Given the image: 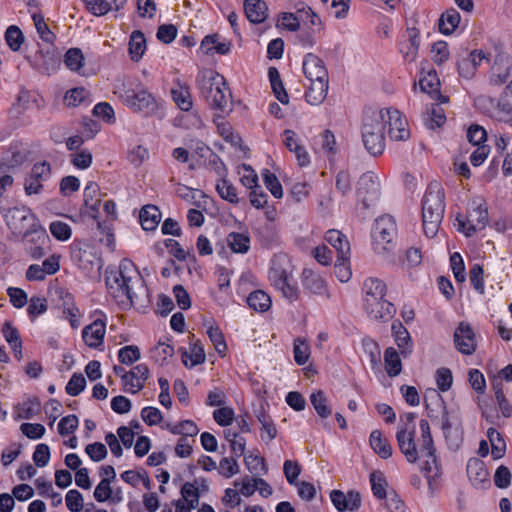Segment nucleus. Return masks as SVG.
<instances>
[{"mask_svg":"<svg viewBox=\"0 0 512 512\" xmlns=\"http://www.w3.org/2000/svg\"><path fill=\"white\" fill-rule=\"evenodd\" d=\"M357 200L365 209L374 206L380 198V183L378 177L371 171L363 173L356 189Z\"/></svg>","mask_w":512,"mask_h":512,"instance_id":"9d476101","label":"nucleus"},{"mask_svg":"<svg viewBox=\"0 0 512 512\" xmlns=\"http://www.w3.org/2000/svg\"><path fill=\"white\" fill-rule=\"evenodd\" d=\"M150 371L146 364L141 363L134 366L128 371V388L126 392L136 394L145 386L146 380L149 378Z\"/></svg>","mask_w":512,"mask_h":512,"instance_id":"4be33fe9","label":"nucleus"},{"mask_svg":"<svg viewBox=\"0 0 512 512\" xmlns=\"http://www.w3.org/2000/svg\"><path fill=\"white\" fill-rule=\"evenodd\" d=\"M445 212V193L439 183H431L422 200V220L425 235L433 238L438 233Z\"/></svg>","mask_w":512,"mask_h":512,"instance_id":"7ed1b4c3","label":"nucleus"},{"mask_svg":"<svg viewBox=\"0 0 512 512\" xmlns=\"http://www.w3.org/2000/svg\"><path fill=\"white\" fill-rule=\"evenodd\" d=\"M207 335L214 345L215 350L221 355H225L227 345L224 339V335L218 326H209L207 329Z\"/></svg>","mask_w":512,"mask_h":512,"instance_id":"4d7b16f0","label":"nucleus"},{"mask_svg":"<svg viewBox=\"0 0 512 512\" xmlns=\"http://www.w3.org/2000/svg\"><path fill=\"white\" fill-rule=\"evenodd\" d=\"M324 29L323 26L314 27L308 26L302 30L298 35V42L305 48H312L316 44V35Z\"/></svg>","mask_w":512,"mask_h":512,"instance_id":"bf43d9fd","label":"nucleus"},{"mask_svg":"<svg viewBox=\"0 0 512 512\" xmlns=\"http://www.w3.org/2000/svg\"><path fill=\"white\" fill-rule=\"evenodd\" d=\"M487 437L491 443L492 455L494 459H500L504 456L506 450V443L502 435L493 427L487 431Z\"/></svg>","mask_w":512,"mask_h":512,"instance_id":"49530a36","label":"nucleus"},{"mask_svg":"<svg viewBox=\"0 0 512 512\" xmlns=\"http://www.w3.org/2000/svg\"><path fill=\"white\" fill-rule=\"evenodd\" d=\"M363 291L365 293L364 307L373 306L376 301L382 300L386 296L387 286L382 280L370 277L364 281Z\"/></svg>","mask_w":512,"mask_h":512,"instance_id":"aec40b11","label":"nucleus"},{"mask_svg":"<svg viewBox=\"0 0 512 512\" xmlns=\"http://www.w3.org/2000/svg\"><path fill=\"white\" fill-rule=\"evenodd\" d=\"M392 336L397 344L401 355L406 358L412 352L411 336L401 321L395 320L391 325Z\"/></svg>","mask_w":512,"mask_h":512,"instance_id":"412c9836","label":"nucleus"},{"mask_svg":"<svg viewBox=\"0 0 512 512\" xmlns=\"http://www.w3.org/2000/svg\"><path fill=\"white\" fill-rule=\"evenodd\" d=\"M49 230L52 236L59 241H67L72 235L71 227L66 222L60 220L51 222Z\"/></svg>","mask_w":512,"mask_h":512,"instance_id":"680f3d73","label":"nucleus"},{"mask_svg":"<svg viewBox=\"0 0 512 512\" xmlns=\"http://www.w3.org/2000/svg\"><path fill=\"white\" fill-rule=\"evenodd\" d=\"M268 278L275 289H277L278 287H283V284L288 281L289 278H292V276L281 265L273 262L268 273Z\"/></svg>","mask_w":512,"mask_h":512,"instance_id":"5fc2aeb1","label":"nucleus"},{"mask_svg":"<svg viewBox=\"0 0 512 512\" xmlns=\"http://www.w3.org/2000/svg\"><path fill=\"white\" fill-rule=\"evenodd\" d=\"M216 191L222 199L229 203L236 204L239 201L237 189L227 180V177L221 178L218 181L216 184Z\"/></svg>","mask_w":512,"mask_h":512,"instance_id":"de8ad7c7","label":"nucleus"},{"mask_svg":"<svg viewBox=\"0 0 512 512\" xmlns=\"http://www.w3.org/2000/svg\"><path fill=\"white\" fill-rule=\"evenodd\" d=\"M263 181L266 188L271 192L275 198H281L283 196L282 186L276 177V175L269 170L265 169L263 174Z\"/></svg>","mask_w":512,"mask_h":512,"instance_id":"338daca9","label":"nucleus"},{"mask_svg":"<svg viewBox=\"0 0 512 512\" xmlns=\"http://www.w3.org/2000/svg\"><path fill=\"white\" fill-rule=\"evenodd\" d=\"M454 343L456 349L465 355H471L476 350L475 333L472 327L461 322L454 332Z\"/></svg>","mask_w":512,"mask_h":512,"instance_id":"4468645a","label":"nucleus"},{"mask_svg":"<svg viewBox=\"0 0 512 512\" xmlns=\"http://www.w3.org/2000/svg\"><path fill=\"white\" fill-rule=\"evenodd\" d=\"M419 428L421 431V444L419 451L427 458L421 469L422 472H424L429 486L432 487V480L441 475V467L436 456V448L431 435L429 422L426 419H421L419 422Z\"/></svg>","mask_w":512,"mask_h":512,"instance_id":"39448f33","label":"nucleus"},{"mask_svg":"<svg viewBox=\"0 0 512 512\" xmlns=\"http://www.w3.org/2000/svg\"><path fill=\"white\" fill-rule=\"evenodd\" d=\"M52 175V168L49 162L41 161L33 164L31 171L24 181L26 195H37L43 191V182L49 180Z\"/></svg>","mask_w":512,"mask_h":512,"instance_id":"9b49d317","label":"nucleus"},{"mask_svg":"<svg viewBox=\"0 0 512 512\" xmlns=\"http://www.w3.org/2000/svg\"><path fill=\"white\" fill-rule=\"evenodd\" d=\"M302 285L304 289L316 295H323L327 290L322 277L308 268L302 271Z\"/></svg>","mask_w":512,"mask_h":512,"instance_id":"c85d7f7f","label":"nucleus"},{"mask_svg":"<svg viewBox=\"0 0 512 512\" xmlns=\"http://www.w3.org/2000/svg\"><path fill=\"white\" fill-rule=\"evenodd\" d=\"M396 440L406 460L410 463L417 462L420 451L415 443V431H409L407 428H398Z\"/></svg>","mask_w":512,"mask_h":512,"instance_id":"2eb2a0df","label":"nucleus"},{"mask_svg":"<svg viewBox=\"0 0 512 512\" xmlns=\"http://www.w3.org/2000/svg\"><path fill=\"white\" fill-rule=\"evenodd\" d=\"M106 333V322L103 319H96L82 330V338L90 348H98L103 344Z\"/></svg>","mask_w":512,"mask_h":512,"instance_id":"f3484780","label":"nucleus"},{"mask_svg":"<svg viewBox=\"0 0 512 512\" xmlns=\"http://www.w3.org/2000/svg\"><path fill=\"white\" fill-rule=\"evenodd\" d=\"M364 308L372 319L383 322L392 319L396 313L394 304L386 300L385 297L382 300L376 301L375 305L365 306Z\"/></svg>","mask_w":512,"mask_h":512,"instance_id":"393cba45","label":"nucleus"},{"mask_svg":"<svg viewBox=\"0 0 512 512\" xmlns=\"http://www.w3.org/2000/svg\"><path fill=\"white\" fill-rule=\"evenodd\" d=\"M407 35L398 42V49L405 61L413 62L417 58L420 46V32L411 27L406 30Z\"/></svg>","mask_w":512,"mask_h":512,"instance_id":"dca6fc26","label":"nucleus"},{"mask_svg":"<svg viewBox=\"0 0 512 512\" xmlns=\"http://www.w3.org/2000/svg\"><path fill=\"white\" fill-rule=\"evenodd\" d=\"M310 401L321 418H328L332 415V408L328 405V399L322 390L313 392L310 396Z\"/></svg>","mask_w":512,"mask_h":512,"instance_id":"37998d69","label":"nucleus"},{"mask_svg":"<svg viewBox=\"0 0 512 512\" xmlns=\"http://www.w3.org/2000/svg\"><path fill=\"white\" fill-rule=\"evenodd\" d=\"M1 213L8 228L17 237L27 234L39 223L36 215L25 206L1 209Z\"/></svg>","mask_w":512,"mask_h":512,"instance_id":"6e6552de","label":"nucleus"},{"mask_svg":"<svg viewBox=\"0 0 512 512\" xmlns=\"http://www.w3.org/2000/svg\"><path fill=\"white\" fill-rule=\"evenodd\" d=\"M424 121L426 126L431 130L441 127L446 121L444 109L438 104H432L431 107L427 109Z\"/></svg>","mask_w":512,"mask_h":512,"instance_id":"79ce46f5","label":"nucleus"},{"mask_svg":"<svg viewBox=\"0 0 512 512\" xmlns=\"http://www.w3.org/2000/svg\"><path fill=\"white\" fill-rule=\"evenodd\" d=\"M72 262L87 276H92L101 268V259L92 247L82 241H74L70 247Z\"/></svg>","mask_w":512,"mask_h":512,"instance_id":"1a4fd4ad","label":"nucleus"},{"mask_svg":"<svg viewBox=\"0 0 512 512\" xmlns=\"http://www.w3.org/2000/svg\"><path fill=\"white\" fill-rule=\"evenodd\" d=\"M459 222V231L463 232L467 237L474 235L477 231L482 230L488 223V209L485 204H479L469 211L467 220L460 219L457 216Z\"/></svg>","mask_w":512,"mask_h":512,"instance_id":"ddd939ff","label":"nucleus"},{"mask_svg":"<svg viewBox=\"0 0 512 512\" xmlns=\"http://www.w3.org/2000/svg\"><path fill=\"white\" fill-rule=\"evenodd\" d=\"M162 218V214L156 205L148 204L142 207L139 213V221L145 231H154Z\"/></svg>","mask_w":512,"mask_h":512,"instance_id":"a878e982","label":"nucleus"},{"mask_svg":"<svg viewBox=\"0 0 512 512\" xmlns=\"http://www.w3.org/2000/svg\"><path fill=\"white\" fill-rule=\"evenodd\" d=\"M326 241L336 250L339 260H349L350 243L341 231L331 229L326 232Z\"/></svg>","mask_w":512,"mask_h":512,"instance_id":"5701e85b","label":"nucleus"},{"mask_svg":"<svg viewBox=\"0 0 512 512\" xmlns=\"http://www.w3.org/2000/svg\"><path fill=\"white\" fill-rule=\"evenodd\" d=\"M362 142L367 152L377 157L385 150L384 118L378 110H367L362 123Z\"/></svg>","mask_w":512,"mask_h":512,"instance_id":"20e7f679","label":"nucleus"},{"mask_svg":"<svg viewBox=\"0 0 512 512\" xmlns=\"http://www.w3.org/2000/svg\"><path fill=\"white\" fill-rule=\"evenodd\" d=\"M133 266L132 261L123 259L118 269L106 273L105 282L108 292L123 310L130 309L140 298L139 293L134 291V285L131 284L132 278L128 275Z\"/></svg>","mask_w":512,"mask_h":512,"instance_id":"f257e3e1","label":"nucleus"},{"mask_svg":"<svg viewBox=\"0 0 512 512\" xmlns=\"http://www.w3.org/2000/svg\"><path fill=\"white\" fill-rule=\"evenodd\" d=\"M303 72L309 81L328 79V71L323 60L313 53L305 55L303 60Z\"/></svg>","mask_w":512,"mask_h":512,"instance_id":"6ab92c4d","label":"nucleus"},{"mask_svg":"<svg viewBox=\"0 0 512 512\" xmlns=\"http://www.w3.org/2000/svg\"><path fill=\"white\" fill-rule=\"evenodd\" d=\"M442 430L449 447L458 448L462 441L461 432L457 428H452L448 411L446 410L445 406H443L442 413Z\"/></svg>","mask_w":512,"mask_h":512,"instance_id":"473e14b6","label":"nucleus"},{"mask_svg":"<svg viewBox=\"0 0 512 512\" xmlns=\"http://www.w3.org/2000/svg\"><path fill=\"white\" fill-rule=\"evenodd\" d=\"M199 428L192 420H183L175 427L171 428V433L174 435H181V437H194L198 434Z\"/></svg>","mask_w":512,"mask_h":512,"instance_id":"e2e57ef3","label":"nucleus"},{"mask_svg":"<svg viewBox=\"0 0 512 512\" xmlns=\"http://www.w3.org/2000/svg\"><path fill=\"white\" fill-rule=\"evenodd\" d=\"M369 442L373 451L381 458L388 459L392 456V447L380 430L376 429L371 432Z\"/></svg>","mask_w":512,"mask_h":512,"instance_id":"7c9ffc66","label":"nucleus"},{"mask_svg":"<svg viewBox=\"0 0 512 512\" xmlns=\"http://www.w3.org/2000/svg\"><path fill=\"white\" fill-rule=\"evenodd\" d=\"M24 39V35L18 26L11 25L7 28L5 32V41L12 51H19L21 45L24 43Z\"/></svg>","mask_w":512,"mask_h":512,"instance_id":"603ef678","label":"nucleus"},{"mask_svg":"<svg viewBox=\"0 0 512 512\" xmlns=\"http://www.w3.org/2000/svg\"><path fill=\"white\" fill-rule=\"evenodd\" d=\"M255 235L261 245L270 248L278 243V231L273 222H265L255 229Z\"/></svg>","mask_w":512,"mask_h":512,"instance_id":"c756f323","label":"nucleus"},{"mask_svg":"<svg viewBox=\"0 0 512 512\" xmlns=\"http://www.w3.org/2000/svg\"><path fill=\"white\" fill-rule=\"evenodd\" d=\"M433 62L440 66L449 59L448 44L445 41H437L432 45L431 48Z\"/></svg>","mask_w":512,"mask_h":512,"instance_id":"69168bd1","label":"nucleus"},{"mask_svg":"<svg viewBox=\"0 0 512 512\" xmlns=\"http://www.w3.org/2000/svg\"><path fill=\"white\" fill-rule=\"evenodd\" d=\"M86 387V379L81 373H74L68 381L65 391L70 396H78Z\"/></svg>","mask_w":512,"mask_h":512,"instance_id":"774afa93","label":"nucleus"},{"mask_svg":"<svg viewBox=\"0 0 512 512\" xmlns=\"http://www.w3.org/2000/svg\"><path fill=\"white\" fill-rule=\"evenodd\" d=\"M268 77L270 80L271 88L273 90V93L276 97V99L282 103V104H288L289 103V96L288 93L285 90V87L283 85V82L281 80L279 71L275 67H270L268 69Z\"/></svg>","mask_w":512,"mask_h":512,"instance_id":"f704fd0d","label":"nucleus"},{"mask_svg":"<svg viewBox=\"0 0 512 512\" xmlns=\"http://www.w3.org/2000/svg\"><path fill=\"white\" fill-rule=\"evenodd\" d=\"M467 475L470 482L475 487H480L482 484H489V473L483 461L478 458L469 459L466 467Z\"/></svg>","mask_w":512,"mask_h":512,"instance_id":"b1692460","label":"nucleus"},{"mask_svg":"<svg viewBox=\"0 0 512 512\" xmlns=\"http://www.w3.org/2000/svg\"><path fill=\"white\" fill-rule=\"evenodd\" d=\"M171 95L176 105L182 111H189L192 108V99L188 86L182 85L179 82L171 89Z\"/></svg>","mask_w":512,"mask_h":512,"instance_id":"58836bf2","label":"nucleus"},{"mask_svg":"<svg viewBox=\"0 0 512 512\" xmlns=\"http://www.w3.org/2000/svg\"><path fill=\"white\" fill-rule=\"evenodd\" d=\"M31 17L33 19L34 26L41 40L46 43H53L56 36L50 30L49 26L46 24L44 16L41 13L33 12L31 14Z\"/></svg>","mask_w":512,"mask_h":512,"instance_id":"a18cd8bd","label":"nucleus"},{"mask_svg":"<svg viewBox=\"0 0 512 512\" xmlns=\"http://www.w3.org/2000/svg\"><path fill=\"white\" fill-rule=\"evenodd\" d=\"M196 83L201 96L217 111V116L232 111V94L223 76L211 72L209 76H198Z\"/></svg>","mask_w":512,"mask_h":512,"instance_id":"f03ea898","label":"nucleus"},{"mask_svg":"<svg viewBox=\"0 0 512 512\" xmlns=\"http://www.w3.org/2000/svg\"><path fill=\"white\" fill-rule=\"evenodd\" d=\"M511 59L504 55H497L490 71V84L501 86L504 84L511 74Z\"/></svg>","mask_w":512,"mask_h":512,"instance_id":"a211bd4d","label":"nucleus"},{"mask_svg":"<svg viewBox=\"0 0 512 512\" xmlns=\"http://www.w3.org/2000/svg\"><path fill=\"white\" fill-rule=\"evenodd\" d=\"M397 234L395 219L390 215L378 217L372 230L373 249L379 255L391 252L395 247Z\"/></svg>","mask_w":512,"mask_h":512,"instance_id":"423d86ee","label":"nucleus"},{"mask_svg":"<svg viewBox=\"0 0 512 512\" xmlns=\"http://www.w3.org/2000/svg\"><path fill=\"white\" fill-rule=\"evenodd\" d=\"M206 356L203 347L200 343H195L191 347V354L188 355L187 351L182 354V361L186 367L192 368L196 365L205 362Z\"/></svg>","mask_w":512,"mask_h":512,"instance_id":"09e8293b","label":"nucleus"},{"mask_svg":"<svg viewBox=\"0 0 512 512\" xmlns=\"http://www.w3.org/2000/svg\"><path fill=\"white\" fill-rule=\"evenodd\" d=\"M400 354L393 347H388L384 351V364L387 374L390 377H396L401 373L402 362Z\"/></svg>","mask_w":512,"mask_h":512,"instance_id":"e433bc0d","label":"nucleus"},{"mask_svg":"<svg viewBox=\"0 0 512 512\" xmlns=\"http://www.w3.org/2000/svg\"><path fill=\"white\" fill-rule=\"evenodd\" d=\"M21 238L25 243V247L29 246V244H47L49 242V236L46 230L43 229L39 223L36 224V227H33L31 231L27 232V234L22 235Z\"/></svg>","mask_w":512,"mask_h":512,"instance_id":"3c124183","label":"nucleus"},{"mask_svg":"<svg viewBox=\"0 0 512 512\" xmlns=\"http://www.w3.org/2000/svg\"><path fill=\"white\" fill-rule=\"evenodd\" d=\"M64 63L68 69L78 72L84 64V55L80 48H70L64 56Z\"/></svg>","mask_w":512,"mask_h":512,"instance_id":"864d4df0","label":"nucleus"},{"mask_svg":"<svg viewBox=\"0 0 512 512\" xmlns=\"http://www.w3.org/2000/svg\"><path fill=\"white\" fill-rule=\"evenodd\" d=\"M384 118V126L389 125V137L394 141H405L410 137L406 118L397 109L384 108L378 110Z\"/></svg>","mask_w":512,"mask_h":512,"instance_id":"f8f14e48","label":"nucleus"},{"mask_svg":"<svg viewBox=\"0 0 512 512\" xmlns=\"http://www.w3.org/2000/svg\"><path fill=\"white\" fill-rule=\"evenodd\" d=\"M141 357L140 349L136 345H127L119 349L118 360L125 365H131Z\"/></svg>","mask_w":512,"mask_h":512,"instance_id":"052dcab7","label":"nucleus"},{"mask_svg":"<svg viewBox=\"0 0 512 512\" xmlns=\"http://www.w3.org/2000/svg\"><path fill=\"white\" fill-rule=\"evenodd\" d=\"M460 20L461 15L456 9L446 10L439 18V31L445 35L452 34L458 27Z\"/></svg>","mask_w":512,"mask_h":512,"instance_id":"2f4dec72","label":"nucleus"},{"mask_svg":"<svg viewBox=\"0 0 512 512\" xmlns=\"http://www.w3.org/2000/svg\"><path fill=\"white\" fill-rule=\"evenodd\" d=\"M204 150L209 152L208 156V167L212 169L219 177L224 178L227 177L228 169L222 159L213 152L209 147H204Z\"/></svg>","mask_w":512,"mask_h":512,"instance_id":"0e129e2a","label":"nucleus"},{"mask_svg":"<svg viewBox=\"0 0 512 512\" xmlns=\"http://www.w3.org/2000/svg\"><path fill=\"white\" fill-rule=\"evenodd\" d=\"M362 347L366 355H368L372 369L379 368L381 364V351L378 343L366 337L362 340Z\"/></svg>","mask_w":512,"mask_h":512,"instance_id":"c03bdc74","label":"nucleus"},{"mask_svg":"<svg viewBox=\"0 0 512 512\" xmlns=\"http://www.w3.org/2000/svg\"><path fill=\"white\" fill-rule=\"evenodd\" d=\"M48 309L47 300L44 297L33 296L30 298L27 308L29 318L33 321Z\"/></svg>","mask_w":512,"mask_h":512,"instance_id":"13d9d810","label":"nucleus"},{"mask_svg":"<svg viewBox=\"0 0 512 512\" xmlns=\"http://www.w3.org/2000/svg\"><path fill=\"white\" fill-rule=\"evenodd\" d=\"M63 299V313L65 318L69 321L70 326L76 329L80 326V310L74 303V298L69 292H65V296H61Z\"/></svg>","mask_w":512,"mask_h":512,"instance_id":"c9c22d12","label":"nucleus"},{"mask_svg":"<svg viewBox=\"0 0 512 512\" xmlns=\"http://www.w3.org/2000/svg\"><path fill=\"white\" fill-rule=\"evenodd\" d=\"M129 55L133 61H139L146 50V39L143 32L136 30L130 35Z\"/></svg>","mask_w":512,"mask_h":512,"instance_id":"4c0bfd02","label":"nucleus"},{"mask_svg":"<svg viewBox=\"0 0 512 512\" xmlns=\"http://www.w3.org/2000/svg\"><path fill=\"white\" fill-rule=\"evenodd\" d=\"M267 5L262 0H245L244 11L247 19L254 24H259L267 19Z\"/></svg>","mask_w":512,"mask_h":512,"instance_id":"bb28decb","label":"nucleus"},{"mask_svg":"<svg viewBox=\"0 0 512 512\" xmlns=\"http://www.w3.org/2000/svg\"><path fill=\"white\" fill-rule=\"evenodd\" d=\"M122 99L128 108L144 116L153 115L158 109L156 98L142 84H138L135 88L125 90Z\"/></svg>","mask_w":512,"mask_h":512,"instance_id":"0eeeda50","label":"nucleus"},{"mask_svg":"<svg viewBox=\"0 0 512 512\" xmlns=\"http://www.w3.org/2000/svg\"><path fill=\"white\" fill-rule=\"evenodd\" d=\"M328 93V79L310 80V86L305 93L306 101L311 105L321 104Z\"/></svg>","mask_w":512,"mask_h":512,"instance_id":"cd10ccee","label":"nucleus"},{"mask_svg":"<svg viewBox=\"0 0 512 512\" xmlns=\"http://www.w3.org/2000/svg\"><path fill=\"white\" fill-rule=\"evenodd\" d=\"M40 411V402L35 399H29L17 407V418L32 419Z\"/></svg>","mask_w":512,"mask_h":512,"instance_id":"6e6d98bb","label":"nucleus"},{"mask_svg":"<svg viewBox=\"0 0 512 512\" xmlns=\"http://www.w3.org/2000/svg\"><path fill=\"white\" fill-rule=\"evenodd\" d=\"M295 9H297L298 20L300 23H303L304 26H314L320 27L323 26L321 18L319 15L307 4L304 2H299L295 5Z\"/></svg>","mask_w":512,"mask_h":512,"instance_id":"72a5a7b5","label":"nucleus"},{"mask_svg":"<svg viewBox=\"0 0 512 512\" xmlns=\"http://www.w3.org/2000/svg\"><path fill=\"white\" fill-rule=\"evenodd\" d=\"M247 304L251 309L263 313L270 309L271 298L266 292L255 290L247 297Z\"/></svg>","mask_w":512,"mask_h":512,"instance_id":"a19ab883","label":"nucleus"},{"mask_svg":"<svg viewBox=\"0 0 512 512\" xmlns=\"http://www.w3.org/2000/svg\"><path fill=\"white\" fill-rule=\"evenodd\" d=\"M226 241L234 253L246 254L250 249V237L247 234L231 232L227 235Z\"/></svg>","mask_w":512,"mask_h":512,"instance_id":"ea45409f","label":"nucleus"},{"mask_svg":"<svg viewBox=\"0 0 512 512\" xmlns=\"http://www.w3.org/2000/svg\"><path fill=\"white\" fill-rule=\"evenodd\" d=\"M370 483H371V489H372V492H373V495L377 498V499H385L387 498V491H386V486H387V481L383 475L382 472L380 471H374L370 474Z\"/></svg>","mask_w":512,"mask_h":512,"instance_id":"8fccbe9b","label":"nucleus"}]
</instances>
